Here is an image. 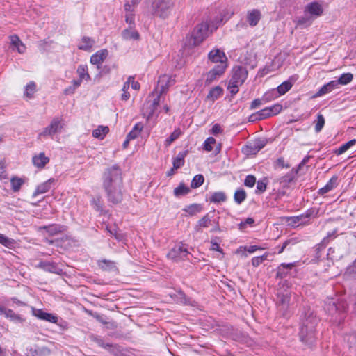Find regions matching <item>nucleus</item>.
<instances>
[{
  "mask_svg": "<svg viewBox=\"0 0 356 356\" xmlns=\"http://www.w3.org/2000/svg\"><path fill=\"white\" fill-rule=\"evenodd\" d=\"M121 175V170L117 165L107 168L104 174V186L109 200L114 203L120 202L122 198Z\"/></svg>",
  "mask_w": 356,
  "mask_h": 356,
  "instance_id": "obj_1",
  "label": "nucleus"
},
{
  "mask_svg": "<svg viewBox=\"0 0 356 356\" xmlns=\"http://www.w3.org/2000/svg\"><path fill=\"white\" fill-rule=\"evenodd\" d=\"M223 23V18L220 15L213 19L209 25L207 22L198 24L187 35L184 40V46L193 47L200 44L213 31L216 30Z\"/></svg>",
  "mask_w": 356,
  "mask_h": 356,
  "instance_id": "obj_2",
  "label": "nucleus"
},
{
  "mask_svg": "<svg viewBox=\"0 0 356 356\" xmlns=\"http://www.w3.org/2000/svg\"><path fill=\"white\" fill-rule=\"evenodd\" d=\"M248 76L247 70L242 66H235L232 70V76L229 80L227 90L235 95L238 92V87L241 86Z\"/></svg>",
  "mask_w": 356,
  "mask_h": 356,
  "instance_id": "obj_3",
  "label": "nucleus"
},
{
  "mask_svg": "<svg viewBox=\"0 0 356 356\" xmlns=\"http://www.w3.org/2000/svg\"><path fill=\"white\" fill-rule=\"evenodd\" d=\"M295 81L296 79L293 76L290 77L289 80L284 81L282 84L278 86L276 89H273L266 92L264 95V99L266 102H270L284 95L292 88Z\"/></svg>",
  "mask_w": 356,
  "mask_h": 356,
  "instance_id": "obj_4",
  "label": "nucleus"
},
{
  "mask_svg": "<svg viewBox=\"0 0 356 356\" xmlns=\"http://www.w3.org/2000/svg\"><path fill=\"white\" fill-rule=\"evenodd\" d=\"M63 127L64 123L61 118H54L51 123L38 134V138L42 139L52 136L56 133L60 132Z\"/></svg>",
  "mask_w": 356,
  "mask_h": 356,
  "instance_id": "obj_5",
  "label": "nucleus"
},
{
  "mask_svg": "<svg viewBox=\"0 0 356 356\" xmlns=\"http://www.w3.org/2000/svg\"><path fill=\"white\" fill-rule=\"evenodd\" d=\"M173 6V0H156L153 4L154 13L161 17H166Z\"/></svg>",
  "mask_w": 356,
  "mask_h": 356,
  "instance_id": "obj_6",
  "label": "nucleus"
},
{
  "mask_svg": "<svg viewBox=\"0 0 356 356\" xmlns=\"http://www.w3.org/2000/svg\"><path fill=\"white\" fill-rule=\"evenodd\" d=\"M208 58L209 60H211L213 63H216V66H223L227 68L228 66L227 64V57L226 56L225 52L220 49H212L208 55Z\"/></svg>",
  "mask_w": 356,
  "mask_h": 356,
  "instance_id": "obj_7",
  "label": "nucleus"
},
{
  "mask_svg": "<svg viewBox=\"0 0 356 356\" xmlns=\"http://www.w3.org/2000/svg\"><path fill=\"white\" fill-rule=\"evenodd\" d=\"M186 245L182 243L176 244L168 254V259L172 261L182 259L188 254Z\"/></svg>",
  "mask_w": 356,
  "mask_h": 356,
  "instance_id": "obj_8",
  "label": "nucleus"
},
{
  "mask_svg": "<svg viewBox=\"0 0 356 356\" xmlns=\"http://www.w3.org/2000/svg\"><path fill=\"white\" fill-rule=\"evenodd\" d=\"M304 13L306 15H309L313 19H315L323 15V5L319 2L312 1L305 7Z\"/></svg>",
  "mask_w": 356,
  "mask_h": 356,
  "instance_id": "obj_9",
  "label": "nucleus"
},
{
  "mask_svg": "<svg viewBox=\"0 0 356 356\" xmlns=\"http://www.w3.org/2000/svg\"><path fill=\"white\" fill-rule=\"evenodd\" d=\"M301 340L306 343H312L314 341V326L313 325L304 324L300 332Z\"/></svg>",
  "mask_w": 356,
  "mask_h": 356,
  "instance_id": "obj_10",
  "label": "nucleus"
},
{
  "mask_svg": "<svg viewBox=\"0 0 356 356\" xmlns=\"http://www.w3.org/2000/svg\"><path fill=\"white\" fill-rule=\"evenodd\" d=\"M291 300V293L289 291L285 293L279 292L277 294V307L280 312L285 314L287 311Z\"/></svg>",
  "mask_w": 356,
  "mask_h": 356,
  "instance_id": "obj_11",
  "label": "nucleus"
},
{
  "mask_svg": "<svg viewBox=\"0 0 356 356\" xmlns=\"http://www.w3.org/2000/svg\"><path fill=\"white\" fill-rule=\"evenodd\" d=\"M175 83V79L167 74L161 76L158 81L157 90H159L160 93L165 92L169 87Z\"/></svg>",
  "mask_w": 356,
  "mask_h": 356,
  "instance_id": "obj_12",
  "label": "nucleus"
},
{
  "mask_svg": "<svg viewBox=\"0 0 356 356\" xmlns=\"http://www.w3.org/2000/svg\"><path fill=\"white\" fill-rule=\"evenodd\" d=\"M227 68L223 66H216L211 70L206 75V83L207 84L211 83L215 80L220 77L225 72Z\"/></svg>",
  "mask_w": 356,
  "mask_h": 356,
  "instance_id": "obj_13",
  "label": "nucleus"
},
{
  "mask_svg": "<svg viewBox=\"0 0 356 356\" xmlns=\"http://www.w3.org/2000/svg\"><path fill=\"white\" fill-rule=\"evenodd\" d=\"M50 159L44 152H40L33 156L32 163L33 165L38 169H43L46 165L49 163Z\"/></svg>",
  "mask_w": 356,
  "mask_h": 356,
  "instance_id": "obj_14",
  "label": "nucleus"
},
{
  "mask_svg": "<svg viewBox=\"0 0 356 356\" xmlns=\"http://www.w3.org/2000/svg\"><path fill=\"white\" fill-rule=\"evenodd\" d=\"M108 56L107 49H101L92 54L90 57V63L97 65V68L104 62Z\"/></svg>",
  "mask_w": 356,
  "mask_h": 356,
  "instance_id": "obj_15",
  "label": "nucleus"
},
{
  "mask_svg": "<svg viewBox=\"0 0 356 356\" xmlns=\"http://www.w3.org/2000/svg\"><path fill=\"white\" fill-rule=\"evenodd\" d=\"M33 313L35 316L41 320L54 323H56L58 321V317L56 315L47 313L42 309H33Z\"/></svg>",
  "mask_w": 356,
  "mask_h": 356,
  "instance_id": "obj_16",
  "label": "nucleus"
},
{
  "mask_svg": "<svg viewBox=\"0 0 356 356\" xmlns=\"http://www.w3.org/2000/svg\"><path fill=\"white\" fill-rule=\"evenodd\" d=\"M261 18V12L259 9H252L247 13V22L251 26L258 24Z\"/></svg>",
  "mask_w": 356,
  "mask_h": 356,
  "instance_id": "obj_17",
  "label": "nucleus"
},
{
  "mask_svg": "<svg viewBox=\"0 0 356 356\" xmlns=\"http://www.w3.org/2000/svg\"><path fill=\"white\" fill-rule=\"evenodd\" d=\"M338 88V82H336V81H331L327 84H325L318 91L314 94L312 96V98H317L319 97H321L323 95H325L326 94L330 93L332 92L334 89Z\"/></svg>",
  "mask_w": 356,
  "mask_h": 356,
  "instance_id": "obj_18",
  "label": "nucleus"
},
{
  "mask_svg": "<svg viewBox=\"0 0 356 356\" xmlns=\"http://www.w3.org/2000/svg\"><path fill=\"white\" fill-rule=\"evenodd\" d=\"M121 35H122V39L124 40L138 41L140 40V34L132 26H130V27L123 30Z\"/></svg>",
  "mask_w": 356,
  "mask_h": 356,
  "instance_id": "obj_19",
  "label": "nucleus"
},
{
  "mask_svg": "<svg viewBox=\"0 0 356 356\" xmlns=\"http://www.w3.org/2000/svg\"><path fill=\"white\" fill-rule=\"evenodd\" d=\"M55 183H56V180L54 179L51 178V179H49L47 181L40 184V185H38L37 186L33 195L34 197H35L38 195L43 194V193L48 192L51 189V186L55 184Z\"/></svg>",
  "mask_w": 356,
  "mask_h": 356,
  "instance_id": "obj_20",
  "label": "nucleus"
},
{
  "mask_svg": "<svg viewBox=\"0 0 356 356\" xmlns=\"http://www.w3.org/2000/svg\"><path fill=\"white\" fill-rule=\"evenodd\" d=\"M10 47L13 50L17 51L19 54H23L26 51V46L20 40L18 36L14 35L10 37Z\"/></svg>",
  "mask_w": 356,
  "mask_h": 356,
  "instance_id": "obj_21",
  "label": "nucleus"
},
{
  "mask_svg": "<svg viewBox=\"0 0 356 356\" xmlns=\"http://www.w3.org/2000/svg\"><path fill=\"white\" fill-rule=\"evenodd\" d=\"M94 44L95 40L92 38L84 36L80 40L78 48L86 51H91Z\"/></svg>",
  "mask_w": 356,
  "mask_h": 356,
  "instance_id": "obj_22",
  "label": "nucleus"
},
{
  "mask_svg": "<svg viewBox=\"0 0 356 356\" xmlns=\"http://www.w3.org/2000/svg\"><path fill=\"white\" fill-rule=\"evenodd\" d=\"M109 132V128L107 126L99 125L95 128L92 133L95 138L103 140Z\"/></svg>",
  "mask_w": 356,
  "mask_h": 356,
  "instance_id": "obj_23",
  "label": "nucleus"
},
{
  "mask_svg": "<svg viewBox=\"0 0 356 356\" xmlns=\"http://www.w3.org/2000/svg\"><path fill=\"white\" fill-rule=\"evenodd\" d=\"M202 206L200 204H192L188 206H186L182 210L185 212V216H194L197 213L201 212Z\"/></svg>",
  "mask_w": 356,
  "mask_h": 356,
  "instance_id": "obj_24",
  "label": "nucleus"
},
{
  "mask_svg": "<svg viewBox=\"0 0 356 356\" xmlns=\"http://www.w3.org/2000/svg\"><path fill=\"white\" fill-rule=\"evenodd\" d=\"M223 90L220 86L211 88L207 96V99L213 102L222 95Z\"/></svg>",
  "mask_w": 356,
  "mask_h": 356,
  "instance_id": "obj_25",
  "label": "nucleus"
},
{
  "mask_svg": "<svg viewBox=\"0 0 356 356\" xmlns=\"http://www.w3.org/2000/svg\"><path fill=\"white\" fill-rule=\"evenodd\" d=\"M204 149L207 152H211L213 149V146H216V151H220V145L216 143V140L213 137H209L204 143Z\"/></svg>",
  "mask_w": 356,
  "mask_h": 356,
  "instance_id": "obj_26",
  "label": "nucleus"
},
{
  "mask_svg": "<svg viewBox=\"0 0 356 356\" xmlns=\"http://www.w3.org/2000/svg\"><path fill=\"white\" fill-rule=\"evenodd\" d=\"M76 73L79 76V79L81 81H89L90 76L88 73V66L86 65H81L78 66Z\"/></svg>",
  "mask_w": 356,
  "mask_h": 356,
  "instance_id": "obj_27",
  "label": "nucleus"
},
{
  "mask_svg": "<svg viewBox=\"0 0 356 356\" xmlns=\"http://www.w3.org/2000/svg\"><path fill=\"white\" fill-rule=\"evenodd\" d=\"M337 185V177H332L326 185L319 190V194L323 195L333 188Z\"/></svg>",
  "mask_w": 356,
  "mask_h": 356,
  "instance_id": "obj_28",
  "label": "nucleus"
},
{
  "mask_svg": "<svg viewBox=\"0 0 356 356\" xmlns=\"http://www.w3.org/2000/svg\"><path fill=\"white\" fill-rule=\"evenodd\" d=\"M149 98H152L151 106L152 107L149 111H146L145 114L147 115V118L149 119L154 114V110L156 108L157 106L159 103V96L157 92L154 94V92L149 96Z\"/></svg>",
  "mask_w": 356,
  "mask_h": 356,
  "instance_id": "obj_29",
  "label": "nucleus"
},
{
  "mask_svg": "<svg viewBox=\"0 0 356 356\" xmlns=\"http://www.w3.org/2000/svg\"><path fill=\"white\" fill-rule=\"evenodd\" d=\"M143 129V125L142 123L139 122L134 125L132 130L127 134L128 139L134 140L136 139L141 133Z\"/></svg>",
  "mask_w": 356,
  "mask_h": 356,
  "instance_id": "obj_30",
  "label": "nucleus"
},
{
  "mask_svg": "<svg viewBox=\"0 0 356 356\" xmlns=\"http://www.w3.org/2000/svg\"><path fill=\"white\" fill-rule=\"evenodd\" d=\"M190 192V188L184 183L179 184V185L174 189V195L177 197L184 196Z\"/></svg>",
  "mask_w": 356,
  "mask_h": 356,
  "instance_id": "obj_31",
  "label": "nucleus"
},
{
  "mask_svg": "<svg viewBox=\"0 0 356 356\" xmlns=\"http://www.w3.org/2000/svg\"><path fill=\"white\" fill-rule=\"evenodd\" d=\"M0 243L10 249L15 248V246L16 245V242L14 239L10 238L1 233H0Z\"/></svg>",
  "mask_w": 356,
  "mask_h": 356,
  "instance_id": "obj_32",
  "label": "nucleus"
},
{
  "mask_svg": "<svg viewBox=\"0 0 356 356\" xmlns=\"http://www.w3.org/2000/svg\"><path fill=\"white\" fill-rule=\"evenodd\" d=\"M270 116H271V115L270 114L269 111H268V109L266 107V108L259 111L257 113L252 115L250 117V118H251L252 121L256 120H262V119H265V118H269Z\"/></svg>",
  "mask_w": 356,
  "mask_h": 356,
  "instance_id": "obj_33",
  "label": "nucleus"
},
{
  "mask_svg": "<svg viewBox=\"0 0 356 356\" xmlns=\"http://www.w3.org/2000/svg\"><path fill=\"white\" fill-rule=\"evenodd\" d=\"M313 20L314 19L309 15H306L304 13V16L299 17L297 20V26L304 28L309 26Z\"/></svg>",
  "mask_w": 356,
  "mask_h": 356,
  "instance_id": "obj_34",
  "label": "nucleus"
},
{
  "mask_svg": "<svg viewBox=\"0 0 356 356\" xmlns=\"http://www.w3.org/2000/svg\"><path fill=\"white\" fill-rule=\"evenodd\" d=\"M36 91V85L34 82H29L25 87L24 95L28 98L33 97Z\"/></svg>",
  "mask_w": 356,
  "mask_h": 356,
  "instance_id": "obj_35",
  "label": "nucleus"
},
{
  "mask_svg": "<svg viewBox=\"0 0 356 356\" xmlns=\"http://www.w3.org/2000/svg\"><path fill=\"white\" fill-rule=\"evenodd\" d=\"M10 183H11L12 189L14 191L17 192L20 189L21 186L24 183V180L22 178L14 177L11 178Z\"/></svg>",
  "mask_w": 356,
  "mask_h": 356,
  "instance_id": "obj_36",
  "label": "nucleus"
},
{
  "mask_svg": "<svg viewBox=\"0 0 356 356\" xmlns=\"http://www.w3.org/2000/svg\"><path fill=\"white\" fill-rule=\"evenodd\" d=\"M184 153H179L177 157L173 159L172 164L174 169L177 170L184 164Z\"/></svg>",
  "mask_w": 356,
  "mask_h": 356,
  "instance_id": "obj_37",
  "label": "nucleus"
},
{
  "mask_svg": "<svg viewBox=\"0 0 356 356\" xmlns=\"http://www.w3.org/2000/svg\"><path fill=\"white\" fill-rule=\"evenodd\" d=\"M225 200L226 195L223 192H216L210 197V201L214 203H220Z\"/></svg>",
  "mask_w": 356,
  "mask_h": 356,
  "instance_id": "obj_38",
  "label": "nucleus"
},
{
  "mask_svg": "<svg viewBox=\"0 0 356 356\" xmlns=\"http://www.w3.org/2000/svg\"><path fill=\"white\" fill-rule=\"evenodd\" d=\"M353 76L351 73H345L343 74L339 79L336 81L338 82V85H346L349 83L353 80Z\"/></svg>",
  "mask_w": 356,
  "mask_h": 356,
  "instance_id": "obj_39",
  "label": "nucleus"
},
{
  "mask_svg": "<svg viewBox=\"0 0 356 356\" xmlns=\"http://www.w3.org/2000/svg\"><path fill=\"white\" fill-rule=\"evenodd\" d=\"M211 218L209 217V214H207L205 215L204 216H203L198 222H197V227L199 228V229H201V228H205V227H208L209 226V225L211 224Z\"/></svg>",
  "mask_w": 356,
  "mask_h": 356,
  "instance_id": "obj_40",
  "label": "nucleus"
},
{
  "mask_svg": "<svg viewBox=\"0 0 356 356\" xmlns=\"http://www.w3.org/2000/svg\"><path fill=\"white\" fill-rule=\"evenodd\" d=\"M181 135V131L179 129L175 130L170 136L165 140V145L166 147H168L171 145L172 142H174L176 139H177Z\"/></svg>",
  "mask_w": 356,
  "mask_h": 356,
  "instance_id": "obj_41",
  "label": "nucleus"
},
{
  "mask_svg": "<svg viewBox=\"0 0 356 356\" xmlns=\"http://www.w3.org/2000/svg\"><path fill=\"white\" fill-rule=\"evenodd\" d=\"M124 88L125 89H130V88H131L135 90H138L140 88V84L137 81H135L133 78L129 77L124 83Z\"/></svg>",
  "mask_w": 356,
  "mask_h": 356,
  "instance_id": "obj_42",
  "label": "nucleus"
},
{
  "mask_svg": "<svg viewBox=\"0 0 356 356\" xmlns=\"http://www.w3.org/2000/svg\"><path fill=\"white\" fill-rule=\"evenodd\" d=\"M204 180V177L202 175H195L191 181V188H196L200 186L203 184Z\"/></svg>",
  "mask_w": 356,
  "mask_h": 356,
  "instance_id": "obj_43",
  "label": "nucleus"
},
{
  "mask_svg": "<svg viewBox=\"0 0 356 356\" xmlns=\"http://www.w3.org/2000/svg\"><path fill=\"white\" fill-rule=\"evenodd\" d=\"M325 124V119L321 114L317 115V120L315 124V131L318 133L321 131Z\"/></svg>",
  "mask_w": 356,
  "mask_h": 356,
  "instance_id": "obj_44",
  "label": "nucleus"
},
{
  "mask_svg": "<svg viewBox=\"0 0 356 356\" xmlns=\"http://www.w3.org/2000/svg\"><path fill=\"white\" fill-rule=\"evenodd\" d=\"M246 197L245 192L243 190H237L234 193V200L241 204Z\"/></svg>",
  "mask_w": 356,
  "mask_h": 356,
  "instance_id": "obj_45",
  "label": "nucleus"
},
{
  "mask_svg": "<svg viewBox=\"0 0 356 356\" xmlns=\"http://www.w3.org/2000/svg\"><path fill=\"white\" fill-rule=\"evenodd\" d=\"M271 116L280 113L282 109V106L279 104H274L271 106L267 107Z\"/></svg>",
  "mask_w": 356,
  "mask_h": 356,
  "instance_id": "obj_46",
  "label": "nucleus"
},
{
  "mask_svg": "<svg viewBox=\"0 0 356 356\" xmlns=\"http://www.w3.org/2000/svg\"><path fill=\"white\" fill-rule=\"evenodd\" d=\"M257 146L254 145V143H252L250 145H246L243 149V151L245 154L249 155V154H256L259 151L255 150V147Z\"/></svg>",
  "mask_w": 356,
  "mask_h": 356,
  "instance_id": "obj_47",
  "label": "nucleus"
},
{
  "mask_svg": "<svg viewBox=\"0 0 356 356\" xmlns=\"http://www.w3.org/2000/svg\"><path fill=\"white\" fill-rule=\"evenodd\" d=\"M256 182V178L253 175H248L245 179L244 184L248 187H253Z\"/></svg>",
  "mask_w": 356,
  "mask_h": 356,
  "instance_id": "obj_48",
  "label": "nucleus"
},
{
  "mask_svg": "<svg viewBox=\"0 0 356 356\" xmlns=\"http://www.w3.org/2000/svg\"><path fill=\"white\" fill-rule=\"evenodd\" d=\"M254 222V220L253 218H248L245 221L243 222H241L239 225H238V228L239 229L241 230H243L246 228V226L248 225H252L253 223Z\"/></svg>",
  "mask_w": 356,
  "mask_h": 356,
  "instance_id": "obj_49",
  "label": "nucleus"
},
{
  "mask_svg": "<svg viewBox=\"0 0 356 356\" xmlns=\"http://www.w3.org/2000/svg\"><path fill=\"white\" fill-rule=\"evenodd\" d=\"M4 316L6 318H10L12 320H18L20 318L17 314H16L13 310L10 309H8L6 310Z\"/></svg>",
  "mask_w": 356,
  "mask_h": 356,
  "instance_id": "obj_50",
  "label": "nucleus"
},
{
  "mask_svg": "<svg viewBox=\"0 0 356 356\" xmlns=\"http://www.w3.org/2000/svg\"><path fill=\"white\" fill-rule=\"evenodd\" d=\"M210 250L213 251H217L219 252L220 254H222V250L220 247V245L217 241H216V240H211Z\"/></svg>",
  "mask_w": 356,
  "mask_h": 356,
  "instance_id": "obj_51",
  "label": "nucleus"
},
{
  "mask_svg": "<svg viewBox=\"0 0 356 356\" xmlns=\"http://www.w3.org/2000/svg\"><path fill=\"white\" fill-rule=\"evenodd\" d=\"M276 167L279 168H289L290 165L285 162L283 158H279L276 161Z\"/></svg>",
  "mask_w": 356,
  "mask_h": 356,
  "instance_id": "obj_52",
  "label": "nucleus"
},
{
  "mask_svg": "<svg viewBox=\"0 0 356 356\" xmlns=\"http://www.w3.org/2000/svg\"><path fill=\"white\" fill-rule=\"evenodd\" d=\"M267 255L264 254L261 257H257L252 259V265L259 266L261 264V261L266 259Z\"/></svg>",
  "mask_w": 356,
  "mask_h": 356,
  "instance_id": "obj_53",
  "label": "nucleus"
},
{
  "mask_svg": "<svg viewBox=\"0 0 356 356\" xmlns=\"http://www.w3.org/2000/svg\"><path fill=\"white\" fill-rule=\"evenodd\" d=\"M125 21L127 24L131 25L134 24L135 17L132 13L125 14Z\"/></svg>",
  "mask_w": 356,
  "mask_h": 356,
  "instance_id": "obj_54",
  "label": "nucleus"
},
{
  "mask_svg": "<svg viewBox=\"0 0 356 356\" xmlns=\"http://www.w3.org/2000/svg\"><path fill=\"white\" fill-rule=\"evenodd\" d=\"M221 132H222V128H221L220 125L218 124H215L211 130V134H214V135L219 134Z\"/></svg>",
  "mask_w": 356,
  "mask_h": 356,
  "instance_id": "obj_55",
  "label": "nucleus"
},
{
  "mask_svg": "<svg viewBox=\"0 0 356 356\" xmlns=\"http://www.w3.org/2000/svg\"><path fill=\"white\" fill-rule=\"evenodd\" d=\"M48 232L51 234H54L61 231V228L57 225H51L47 228Z\"/></svg>",
  "mask_w": 356,
  "mask_h": 356,
  "instance_id": "obj_56",
  "label": "nucleus"
},
{
  "mask_svg": "<svg viewBox=\"0 0 356 356\" xmlns=\"http://www.w3.org/2000/svg\"><path fill=\"white\" fill-rule=\"evenodd\" d=\"M266 188V184L263 181H259L257 184V189L259 192H264Z\"/></svg>",
  "mask_w": 356,
  "mask_h": 356,
  "instance_id": "obj_57",
  "label": "nucleus"
},
{
  "mask_svg": "<svg viewBox=\"0 0 356 356\" xmlns=\"http://www.w3.org/2000/svg\"><path fill=\"white\" fill-rule=\"evenodd\" d=\"M129 89H125L124 88V85L123 86V88H122V94L121 95V99L122 100H124V101H127V99H129V97H130V94L129 92Z\"/></svg>",
  "mask_w": 356,
  "mask_h": 356,
  "instance_id": "obj_58",
  "label": "nucleus"
},
{
  "mask_svg": "<svg viewBox=\"0 0 356 356\" xmlns=\"http://www.w3.org/2000/svg\"><path fill=\"white\" fill-rule=\"evenodd\" d=\"M254 145L257 146L255 147V150L256 151H259L260 149H261L266 145V143L264 140H257L255 141L254 143Z\"/></svg>",
  "mask_w": 356,
  "mask_h": 356,
  "instance_id": "obj_59",
  "label": "nucleus"
},
{
  "mask_svg": "<svg viewBox=\"0 0 356 356\" xmlns=\"http://www.w3.org/2000/svg\"><path fill=\"white\" fill-rule=\"evenodd\" d=\"M76 90V88L71 85L65 89L64 93L67 95H72L75 92Z\"/></svg>",
  "mask_w": 356,
  "mask_h": 356,
  "instance_id": "obj_60",
  "label": "nucleus"
},
{
  "mask_svg": "<svg viewBox=\"0 0 356 356\" xmlns=\"http://www.w3.org/2000/svg\"><path fill=\"white\" fill-rule=\"evenodd\" d=\"M356 143V140L355 139H353L350 141H348V143L343 144V145H341L343 147V148L347 151L350 147H351L352 146H353L354 145H355Z\"/></svg>",
  "mask_w": 356,
  "mask_h": 356,
  "instance_id": "obj_61",
  "label": "nucleus"
},
{
  "mask_svg": "<svg viewBox=\"0 0 356 356\" xmlns=\"http://www.w3.org/2000/svg\"><path fill=\"white\" fill-rule=\"evenodd\" d=\"M260 249H264V248H260L257 245H251L248 248L246 247V251L248 252L249 253H253L256 250H260Z\"/></svg>",
  "mask_w": 356,
  "mask_h": 356,
  "instance_id": "obj_62",
  "label": "nucleus"
},
{
  "mask_svg": "<svg viewBox=\"0 0 356 356\" xmlns=\"http://www.w3.org/2000/svg\"><path fill=\"white\" fill-rule=\"evenodd\" d=\"M246 247L241 246L236 250V254L246 256Z\"/></svg>",
  "mask_w": 356,
  "mask_h": 356,
  "instance_id": "obj_63",
  "label": "nucleus"
},
{
  "mask_svg": "<svg viewBox=\"0 0 356 356\" xmlns=\"http://www.w3.org/2000/svg\"><path fill=\"white\" fill-rule=\"evenodd\" d=\"M134 4H130L129 3H127L124 5V10L126 11V13H134Z\"/></svg>",
  "mask_w": 356,
  "mask_h": 356,
  "instance_id": "obj_64",
  "label": "nucleus"
}]
</instances>
